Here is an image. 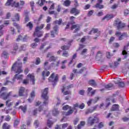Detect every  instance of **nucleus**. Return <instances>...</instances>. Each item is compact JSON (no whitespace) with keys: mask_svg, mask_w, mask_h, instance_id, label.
<instances>
[{"mask_svg":"<svg viewBox=\"0 0 129 129\" xmlns=\"http://www.w3.org/2000/svg\"><path fill=\"white\" fill-rule=\"evenodd\" d=\"M14 68H15L16 70V73H17V74H16L14 76V78L13 79V82H15V79H22L23 76V75H19L20 73H22V72L23 71L22 70V62L16 61L13 65L12 70H14Z\"/></svg>","mask_w":129,"mask_h":129,"instance_id":"obj_1","label":"nucleus"},{"mask_svg":"<svg viewBox=\"0 0 129 129\" xmlns=\"http://www.w3.org/2000/svg\"><path fill=\"white\" fill-rule=\"evenodd\" d=\"M49 89L48 88H45L42 90L41 97L44 99L43 104L44 105H48L49 103V96H48V91Z\"/></svg>","mask_w":129,"mask_h":129,"instance_id":"obj_2","label":"nucleus"},{"mask_svg":"<svg viewBox=\"0 0 129 129\" xmlns=\"http://www.w3.org/2000/svg\"><path fill=\"white\" fill-rule=\"evenodd\" d=\"M43 28H44V24H41L40 27H37L35 29V31L33 34L34 37H35V36H36V37H38V38L42 37L44 32H43V31H40V30H42Z\"/></svg>","mask_w":129,"mask_h":129,"instance_id":"obj_3","label":"nucleus"},{"mask_svg":"<svg viewBox=\"0 0 129 129\" xmlns=\"http://www.w3.org/2000/svg\"><path fill=\"white\" fill-rule=\"evenodd\" d=\"M55 73H53L50 77L48 78V80L49 82H51L52 83V85L53 86H55L56 84H57V83L58 82V75H56L55 77Z\"/></svg>","mask_w":129,"mask_h":129,"instance_id":"obj_4","label":"nucleus"},{"mask_svg":"<svg viewBox=\"0 0 129 129\" xmlns=\"http://www.w3.org/2000/svg\"><path fill=\"white\" fill-rule=\"evenodd\" d=\"M114 26H115L117 30H120L125 27V24L121 22L119 19H116L114 22Z\"/></svg>","mask_w":129,"mask_h":129,"instance_id":"obj_5","label":"nucleus"},{"mask_svg":"<svg viewBox=\"0 0 129 129\" xmlns=\"http://www.w3.org/2000/svg\"><path fill=\"white\" fill-rule=\"evenodd\" d=\"M99 120V118L97 117H94L93 118L92 116H90L88 119V123L90 125H93L95 121H98Z\"/></svg>","mask_w":129,"mask_h":129,"instance_id":"obj_6","label":"nucleus"},{"mask_svg":"<svg viewBox=\"0 0 129 129\" xmlns=\"http://www.w3.org/2000/svg\"><path fill=\"white\" fill-rule=\"evenodd\" d=\"M12 95V92H10L8 93H2L1 94V96L2 97L3 99L4 100H7L9 97H10V95Z\"/></svg>","mask_w":129,"mask_h":129,"instance_id":"obj_7","label":"nucleus"},{"mask_svg":"<svg viewBox=\"0 0 129 129\" xmlns=\"http://www.w3.org/2000/svg\"><path fill=\"white\" fill-rule=\"evenodd\" d=\"M71 30H74L73 33H77L78 31H80V26L79 24L74 25L72 26Z\"/></svg>","mask_w":129,"mask_h":129,"instance_id":"obj_8","label":"nucleus"},{"mask_svg":"<svg viewBox=\"0 0 129 129\" xmlns=\"http://www.w3.org/2000/svg\"><path fill=\"white\" fill-rule=\"evenodd\" d=\"M114 83L115 84H117L119 87H124V83L120 81V79H118L116 81H115Z\"/></svg>","mask_w":129,"mask_h":129,"instance_id":"obj_9","label":"nucleus"},{"mask_svg":"<svg viewBox=\"0 0 129 129\" xmlns=\"http://www.w3.org/2000/svg\"><path fill=\"white\" fill-rule=\"evenodd\" d=\"M71 14H75V16H77L80 14V10L76 8H72L70 12Z\"/></svg>","mask_w":129,"mask_h":129,"instance_id":"obj_10","label":"nucleus"},{"mask_svg":"<svg viewBox=\"0 0 129 129\" xmlns=\"http://www.w3.org/2000/svg\"><path fill=\"white\" fill-rule=\"evenodd\" d=\"M86 69L85 67L83 68L82 69H80L79 71H78L77 69H74L73 70V73H75V74H81V73H83V71Z\"/></svg>","mask_w":129,"mask_h":129,"instance_id":"obj_11","label":"nucleus"},{"mask_svg":"<svg viewBox=\"0 0 129 129\" xmlns=\"http://www.w3.org/2000/svg\"><path fill=\"white\" fill-rule=\"evenodd\" d=\"M27 77L30 80L32 83V84H35V76L34 75H31V74H29L27 75Z\"/></svg>","mask_w":129,"mask_h":129,"instance_id":"obj_12","label":"nucleus"},{"mask_svg":"<svg viewBox=\"0 0 129 129\" xmlns=\"http://www.w3.org/2000/svg\"><path fill=\"white\" fill-rule=\"evenodd\" d=\"M74 110L72 108L71 109H70V110L67 112H63L62 114H64V115L68 116V115H71L73 112H74Z\"/></svg>","mask_w":129,"mask_h":129,"instance_id":"obj_13","label":"nucleus"},{"mask_svg":"<svg viewBox=\"0 0 129 129\" xmlns=\"http://www.w3.org/2000/svg\"><path fill=\"white\" fill-rule=\"evenodd\" d=\"M120 61H121V58L119 57L117 61H115L114 62V66H113V69L117 68L118 65H119L120 63Z\"/></svg>","mask_w":129,"mask_h":129,"instance_id":"obj_14","label":"nucleus"},{"mask_svg":"<svg viewBox=\"0 0 129 129\" xmlns=\"http://www.w3.org/2000/svg\"><path fill=\"white\" fill-rule=\"evenodd\" d=\"M18 44L14 43L13 50L12 51V53L13 54V55H15V54L17 52V50H18Z\"/></svg>","mask_w":129,"mask_h":129,"instance_id":"obj_15","label":"nucleus"},{"mask_svg":"<svg viewBox=\"0 0 129 129\" xmlns=\"http://www.w3.org/2000/svg\"><path fill=\"white\" fill-rule=\"evenodd\" d=\"M87 51H88V50L87 49V48H85L80 53V55H81V56H83V58H86V55H85L86 54V53H87Z\"/></svg>","mask_w":129,"mask_h":129,"instance_id":"obj_16","label":"nucleus"},{"mask_svg":"<svg viewBox=\"0 0 129 129\" xmlns=\"http://www.w3.org/2000/svg\"><path fill=\"white\" fill-rule=\"evenodd\" d=\"M25 92V88L21 87L19 89V96H24V93Z\"/></svg>","mask_w":129,"mask_h":129,"instance_id":"obj_17","label":"nucleus"},{"mask_svg":"<svg viewBox=\"0 0 129 129\" xmlns=\"http://www.w3.org/2000/svg\"><path fill=\"white\" fill-rule=\"evenodd\" d=\"M104 87L105 89H107V90H111V89H112V87H113V85L110 83L107 85H105Z\"/></svg>","mask_w":129,"mask_h":129,"instance_id":"obj_18","label":"nucleus"},{"mask_svg":"<svg viewBox=\"0 0 129 129\" xmlns=\"http://www.w3.org/2000/svg\"><path fill=\"white\" fill-rule=\"evenodd\" d=\"M49 75H50V72H45L43 71L42 73V76L43 77V80H45V76L48 77Z\"/></svg>","mask_w":129,"mask_h":129,"instance_id":"obj_19","label":"nucleus"},{"mask_svg":"<svg viewBox=\"0 0 129 129\" xmlns=\"http://www.w3.org/2000/svg\"><path fill=\"white\" fill-rule=\"evenodd\" d=\"M14 18H12L13 22H16V21L19 22V21H20V15H19V14H16Z\"/></svg>","mask_w":129,"mask_h":129,"instance_id":"obj_20","label":"nucleus"},{"mask_svg":"<svg viewBox=\"0 0 129 129\" xmlns=\"http://www.w3.org/2000/svg\"><path fill=\"white\" fill-rule=\"evenodd\" d=\"M66 87H64L63 88V89H62L61 91L62 92H63V94L64 95H68L69 94H71V92H70V91H66Z\"/></svg>","mask_w":129,"mask_h":129,"instance_id":"obj_21","label":"nucleus"},{"mask_svg":"<svg viewBox=\"0 0 129 129\" xmlns=\"http://www.w3.org/2000/svg\"><path fill=\"white\" fill-rule=\"evenodd\" d=\"M79 107V104L78 103H76L75 104H74L73 105V107L72 108V109H73L75 112H74V114H76V113H77V108H76V107Z\"/></svg>","mask_w":129,"mask_h":129,"instance_id":"obj_22","label":"nucleus"},{"mask_svg":"<svg viewBox=\"0 0 129 129\" xmlns=\"http://www.w3.org/2000/svg\"><path fill=\"white\" fill-rule=\"evenodd\" d=\"M6 103L7 107H10V106H13V105L14 104L13 102H11V99H9L6 101Z\"/></svg>","mask_w":129,"mask_h":129,"instance_id":"obj_23","label":"nucleus"},{"mask_svg":"<svg viewBox=\"0 0 129 129\" xmlns=\"http://www.w3.org/2000/svg\"><path fill=\"white\" fill-rule=\"evenodd\" d=\"M113 18V16H112V15H107L106 16L103 18L102 20L104 21V20L106 19L107 21H108L109 20H110Z\"/></svg>","mask_w":129,"mask_h":129,"instance_id":"obj_24","label":"nucleus"},{"mask_svg":"<svg viewBox=\"0 0 129 129\" xmlns=\"http://www.w3.org/2000/svg\"><path fill=\"white\" fill-rule=\"evenodd\" d=\"M59 112H60L59 111V110L57 108H54L52 110V114L54 116H56V115H58V114H59Z\"/></svg>","mask_w":129,"mask_h":129,"instance_id":"obj_25","label":"nucleus"},{"mask_svg":"<svg viewBox=\"0 0 129 129\" xmlns=\"http://www.w3.org/2000/svg\"><path fill=\"white\" fill-rule=\"evenodd\" d=\"M92 32H93V33L94 34H96V33H97V36L99 37V36L100 35V32L99 31H98V29H95V28H93L92 30Z\"/></svg>","mask_w":129,"mask_h":129,"instance_id":"obj_26","label":"nucleus"},{"mask_svg":"<svg viewBox=\"0 0 129 129\" xmlns=\"http://www.w3.org/2000/svg\"><path fill=\"white\" fill-rule=\"evenodd\" d=\"M63 5L65 7H69L70 5H71V2L70 1V0H66L64 2Z\"/></svg>","mask_w":129,"mask_h":129,"instance_id":"obj_27","label":"nucleus"},{"mask_svg":"<svg viewBox=\"0 0 129 129\" xmlns=\"http://www.w3.org/2000/svg\"><path fill=\"white\" fill-rule=\"evenodd\" d=\"M13 3H14V0H8L7 2L5 4V6H11L12 7Z\"/></svg>","mask_w":129,"mask_h":129,"instance_id":"obj_28","label":"nucleus"},{"mask_svg":"<svg viewBox=\"0 0 129 129\" xmlns=\"http://www.w3.org/2000/svg\"><path fill=\"white\" fill-rule=\"evenodd\" d=\"M89 84L90 85H91V86H94V87H95L97 85L96 83H95V81H94V80H91L89 81Z\"/></svg>","mask_w":129,"mask_h":129,"instance_id":"obj_29","label":"nucleus"},{"mask_svg":"<svg viewBox=\"0 0 129 129\" xmlns=\"http://www.w3.org/2000/svg\"><path fill=\"white\" fill-rule=\"evenodd\" d=\"M85 125V121H81L80 122V123L78 125V129L81 128V126H84Z\"/></svg>","mask_w":129,"mask_h":129,"instance_id":"obj_30","label":"nucleus"},{"mask_svg":"<svg viewBox=\"0 0 129 129\" xmlns=\"http://www.w3.org/2000/svg\"><path fill=\"white\" fill-rule=\"evenodd\" d=\"M19 108V109H21L24 113L27 111V106L26 105L24 106H20Z\"/></svg>","mask_w":129,"mask_h":129,"instance_id":"obj_31","label":"nucleus"},{"mask_svg":"<svg viewBox=\"0 0 129 129\" xmlns=\"http://www.w3.org/2000/svg\"><path fill=\"white\" fill-rule=\"evenodd\" d=\"M95 8L101 10V9H103V8H104V6L103 5H100V4L99 3H97L96 5H95Z\"/></svg>","mask_w":129,"mask_h":129,"instance_id":"obj_32","label":"nucleus"},{"mask_svg":"<svg viewBox=\"0 0 129 129\" xmlns=\"http://www.w3.org/2000/svg\"><path fill=\"white\" fill-rule=\"evenodd\" d=\"M71 108H72V107L68 105H64L62 107L63 110H68V109H71Z\"/></svg>","mask_w":129,"mask_h":129,"instance_id":"obj_33","label":"nucleus"},{"mask_svg":"<svg viewBox=\"0 0 129 129\" xmlns=\"http://www.w3.org/2000/svg\"><path fill=\"white\" fill-rule=\"evenodd\" d=\"M54 24H55L56 25H59L60 26V25H61V24H62V19H59L58 20H56L55 21H54Z\"/></svg>","mask_w":129,"mask_h":129,"instance_id":"obj_34","label":"nucleus"},{"mask_svg":"<svg viewBox=\"0 0 129 129\" xmlns=\"http://www.w3.org/2000/svg\"><path fill=\"white\" fill-rule=\"evenodd\" d=\"M10 126L8 124V123H5L3 125V129H10Z\"/></svg>","mask_w":129,"mask_h":129,"instance_id":"obj_35","label":"nucleus"},{"mask_svg":"<svg viewBox=\"0 0 129 129\" xmlns=\"http://www.w3.org/2000/svg\"><path fill=\"white\" fill-rule=\"evenodd\" d=\"M26 26L27 27H29L30 30H32V29H33V27L34 26L32 22H29Z\"/></svg>","mask_w":129,"mask_h":129,"instance_id":"obj_36","label":"nucleus"},{"mask_svg":"<svg viewBox=\"0 0 129 129\" xmlns=\"http://www.w3.org/2000/svg\"><path fill=\"white\" fill-rule=\"evenodd\" d=\"M53 125V122L50 121V120H47V126L49 127V128H51L52 127V125Z\"/></svg>","mask_w":129,"mask_h":129,"instance_id":"obj_37","label":"nucleus"},{"mask_svg":"<svg viewBox=\"0 0 129 129\" xmlns=\"http://www.w3.org/2000/svg\"><path fill=\"white\" fill-rule=\"evenodd\" d=\"M61 50H63V51H66V50L69 49V46L67 45H63L61 47Z\"/></svg>","mask_w":129,"mask_h":129,"instance_id":"obj_38","label":"nucleus"},{"mask_svg":"<svg viewBox=\"0 0 129 129\" xmlns=\"http://www.w3.org/2000/svg\"><path fill=\"white\" fill-rule=\"evenodd\" d=\"M117 8H118V5L117 4H115L111 7V9L112 10H115L117 9Z\"/></svg>","mask_w":129,"mask_h":129,"instance_id":"obj_39","label":"nucleus"},{"mask_svg":"<svg viewBox=\"0 0 129 129\" xmlns=\"http://www.w3.org/2000/svg\"><path fill=\"white\" fill-rule=\"evenodd\" d=\"M41 63V59L39 57H37L36 58V61H35V64L36 65H39Z\"/></svg>","mask_w":129,"mask_h":129,"instance_id":"obj_40","label":"nucleus"},{"mask_svg":"<svg viewBox=\"0 0 129 129\" xmlns=\"http://www.w3.org/2000/svg\"><path fill=\"white\" fill-rule=\"evenodd\" d=\"M62 56L63 57H68L69 56V53L68 51H64L62 53Z\"/></svg>","mask_w":129,"mask_h":129,"instance_id":"obj_41","label":"nucleus"},{"mask_svg":"<svg viewBox=\"0 0 129 129\" xmlns=\"http://www.w3.org/2000/svg\"><path fill=\"white\" fill-rule=\"evenodd\" d=\"M114 55V54L113 53H110V52H106V56H107V58H110V57H112V56H113Z\"/></svg>","mask_w":129,"mask_h":129,"instance_id":"obj_42","label":"nucleus"},{"mask_svg":"<svg viewBox=\"0 0 129 129\" xmlns=\"http://www.w3.org/2000/svg\"><path fill=\"white\" fill-rule=\"evenodd\" d=\"M92 112H93V110H92V109H88L86 112L85 114H89V113H92Z\"/></svg>","mask_w":129,"mask_h":129,"instance_id":"obj_43","label":"nucleus"},{"mask_svg":"<svg viewBox=\"0 0 129 129\" xmlns=\"http://www.w3.org/2000/svg\"><path fill=\"white\" fill-rule=\"evenodd\" d=\"M19 5H20V4H19V3H16V1H14V3L12 5V7H15V8H18V7H19Z\"/></svg>","mask_w":129,"mask_h":129,"instance_id":"obj_44","label":"nucleus"},{"mask_svg":"<svg viewBox=\"0 0 129 129\" xmlns=\"http://www.w3.org/2000/svg\"><path fill=\"white\" fill-rule=\"evenodd\" d=\"M34 125L36 128L38 127L39 126V120H36L34 122Z\"/></svg>","mask_w":129,"mask_h":129,"instance_id":"obj_45","label":"nucleus"},{"mask_svg":"<svg viewBox=\"0 0 129 129\" xmlns=\"http://www.w3.org/2000/svg\"><path fill=\"white\" fill-rule=\"evenodd\" d=\"M78 121H79V118H78V117L76 118L74 121V125H76V124H77V123H78Z\"/></svg>","mask_w":129,"mask_h":129,"instance_id":"obj_46","label":"nucleus"},{"mask_svg":"<svg viewBox=\"0 0 129 129\" xmlns=\"http://www.w3.org/2000/svg\"><path fill=\"white\" fill-rule=\"evenodd\" d=\"M29 39V37H28L27 35H25L24 38H22L23 42H27L28 40Z\"/></svg>","mask_w":129,"mask_h":129,"instance_id":"obj_47","label":"nucleus"},{"mask_svg":"<svg viewBox=\"0 0 129 129\" xmlns=\"http://www.w3.org/2000/svg\"><path fill=\"white\" fill-rule=\"evenodd\" d=\"M14 26H15V27H16L17 29H18V30H20L21 29V27L19 25V24H17V23L14 22L13 23Z\"/></svg>","mask_w":129,"mask_h":129,"instance_id":"obj_48","label":"nucleus"},{"mask_svg":"<svg viewBox=\"0 0 129 129\" xmlns=\"http://www.w3.org/2000/svg\"><path fill=\"white\" fill-rule=\"evenodd\" d=\"M31 46L32 48H33V49H35V48H36L37 46H38V44L34 42L31 44Z\"/></svg>","mask_w":129,"mask_h":129,"instance_id":"obj_49","label":"nucleus"},{"mask_svg":"<svg viewBox=\"0 0 129 129\" xmlns=\"http://www.w3.org/2000/svg\"><path fill=\"white\" fill-rule=\"evenodd\" d=\"M84 47H85V45H83V44H80V47L78 48V49L77 50V51H80V50H81V49H83Z\"/></svg>","mask_w":129,"mask_h":129,"instance_id":"obj_50","label":"nucleus"},{"mask_svg":"<svg viewBox=\"0 0 129 129\" xmlns=\"http://www.w3.org/2000/svg\"><path fill=\"white\" fill-rule=\"evenodd\" d=\"M22 40H23V36H22V35L18 36V37L16 39L17 42H20V41H21Z\"/></svg>","mask_w":129,"mask_h":129,"instance_id":"obj_51","label":"nucleus"},{"mask_svg":"<svg viewBox=\"0 0 129 129\" xmlns=\"http://www.w3.org/2000/svg\"><path fill=\"white\" fill-rule=\"evenodd\" d=\"M103 126H104V125H103V122H100L99 124H98V127L99 128H102V127H103Z\"/></svg>","mask_w":129,"mask_h":129,"instance_id":"obj_52","label":"nucleus"},{"mask_svg":"<svg viewBox=\"0 0 129 129\" xmlns=\"http://www.w3.org/2000/svg\"><path fill=\"white\" fill-rule=\"evenodd\" d=\"M30 96L31 98H34L35 96H36V94H35V91H33L30 94Z\"/></svg>","mask_w":129,"mask_h":129,"instance_id":"obj_53","label":"nucleus"},{"mask_svg":"<svg viewBox=\"0 0 129 129\" xmlns=\"http://www.w3.org/2000/svg\"><path fill=\"white\" fill-rule=\"evenodd\" d=\"M59 28V27H58V26L55 25L54 27H53V30L55 32V34H57V32L58 31V28Z\"/></svg>","mask_w":129,"mask_h":129,"instance_id":"obj_54","label":"nucleus"},{"mask_svg":"<svg viewBox=\"0 0 129 129\" xmlns=\"http://www.w3.org/2000/svg\"><path fill=\"white\" fill-rule=\"evenodd\" d=\"M49 61H56V57L54 56H51L49 58Z\"/></svg>","mask_w":129,"mask_h":129,"instance_id":"obj_55","label":"nucleus"},{"mask_svg":"<svg viewBox=\"0 0 129 129\" xmlns=\"http://www.w3.org/2000/svg\"><path fill=\"white\" fill-rule=\"evenodd\" d=\"M50 36L52 38H55V32H54V31H50Z\"/></svg>","mask_w":129,"mask_h":129,"instance_id":"obj_56","label":"nucleus"},{"mask_svg":"<svg viewBox=\"0 0 129 129\" xmlns=\"http://www.w3.org/2000/svg\"><path fill=\"white\" fill-rule=\"evenodd\" d=\"M68 126V123H63V124H62L61 127L62 129H65Z\"/></svg>","mask_w":129,"mask_h":129,"instance_id":"obj_57","label":"nucleus"},{"mask_svg":"<svg viewBox=\"0 0 129 129\" xmlns=\"http://www.w3.org/2000/svg\"><path fill=\"white\" fill-rule=\"evenodd\" d=\"M85 93V90H81L79 91V94H80L81 95H84Z\"/></svg>","mask_w":129,"mask_h":129,"instance_id":"obj_58","label":"nucleus"},{"mask_svg":"<svg viewBox=\"0 0 129 129\" xmlns=\"http://www.w3.org/2000/svg\"><path fill=\"white\" fill-rule=\"evenodd\" d=\"M30 6L32 8V10L33 11L34 10V5L35 4V3H34V1H31L30 2Z\"/></svg>","mask_w":129,"mask_h":129,"instance_id":"obj_59","label":"nucleus"},{"mask_svg":"<svg viewBox=\"0 0 129 129\" xmlns=\"http://www.w3.org/2000/svg\"><path fill=\"white\" fill-rule=\"evenodd\" d=\"M45 29L46 30H50V29H51V24H47Z\"/></svg>","mask_w":129,"mask_h":129,"instance_id":"obj_60","label":"nucleus"},{"mask_svg":"<svg viewBox=\"0 0 129 129\" xmlns=\"http://www.w3.org/2000/svg\"><path fill=\"white\" fill-rule=\"evenodd\" d=\"M128 13H129L128 10L125 9L124 11V16H127V15H128Z\"/></svg>","mask_w":129,"mask_h":129,"instance_id":"obj_61","label":"nucleus"},{"mask_svg":"<svg viewBox=\"0 0 129 129\" xmlns=\"http://www.w3.org/2000/svg\"><path fill=\"white\" fill-rule=\"evenodd\" d=\"M25 23H28V22L30 21V18H29V16H25Z\"/></svg>","mask_w":129,"mask_h":129,"instance_id":"obj_62","label":"nucleus"},{"mask_svg":"<svg viewBox=\"0 0 129 129\" xmlns=\"http://www.w3.org/2000/svg\"><path fill=\"white\" fill-rule=\"evenodd\" d=\"M3 54L4 58H7V56H8V52L7 51H4Z\"/></svg>","mask_w":129,"mask_h":129,"instance_id":"obj_63","label":"nucleus"},{"mask_svg":"<svg viewBox=\"0 0 129 129\" xmlns=\"http://www.w3.org/2000/svg\"><path fill=\"white\" fill-rule=\"evenodd\" d=\"M19 122H20L18 120H15L14 122V126H17V125L19 124Z\"/></svg>","mask_w":129,"mask_h":129,"instance_id":"obj_64","label":"nucleus"}]
</instances>
